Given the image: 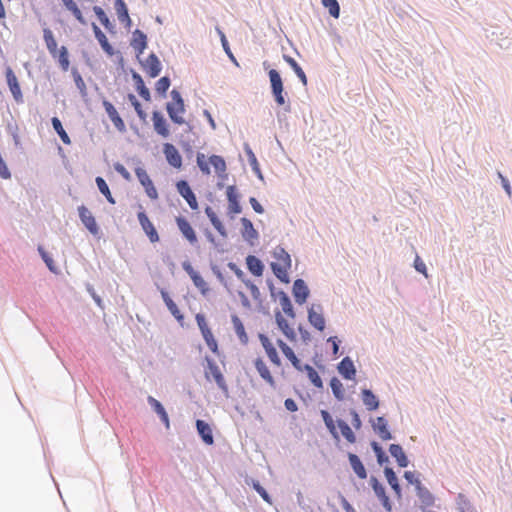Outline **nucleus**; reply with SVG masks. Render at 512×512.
I'll use <instances>...</instances> for the list:
<instances>
[{"label":"nucleus","instance_id":"obj_53","mask_svg":"<svg viewBox=\"0 0 512 512\" xmlns=\"http://www.w3.org/2000/svg\"><path fill=\"white\" fill-rule=\"evenodd\" d=\"M272 257L275 258L280 264L287 266H292V258L291 255L286 251L284 247L278 245L272 252Z\"/></svg>","mask_w":512,"mask_h":512},{"label":"nucleus","instance_id":"obj_56","mask_svg":"<svg viewBox=\"0 0 512 512\" xmlns=\"http://www.w3.org/2000/svg\"><path fill=\"white\" fill-rule=\"evenodd\" d=\"M455 501L459 512H477L476 508L465 494L458 493Z\"/></svg>","mask_w":512,"mask_h":512},{"label":"nucleus","instance_id":"obj_1","mask_svg":"<svg viewBox=\"0 0 512 512\" xmlns=\"http://www.w3.org/2000/svg\"><path fill=\"white\" fill-rule=\"evenodd\" d=\"M320 416L336 445L341 442V436H343V438L350 444H355L357 442L356 433L352 430L346 420L342 418L334 419L328 409H320Z\"/></svg>","mask_w":512,"mask_h":512},{"label":"nucleus","instance_id":"obj_32","mask_svg":"<svg viewBox=\"0 0 512 512\" xmlns=\"http://www.w3.org/2000/svg\"><path fill=\"white\" fill-rule=\"evenodd\" d=\"M347 458L349 465L356 476L361 480L366 479L368 472L360 457L353 452H347Z\"/></svg>","mask_w":512,"mask_h":512},{"label":"nucleus","instance_id":"obj_57","mask_svg":"<svg viewBox=\"0 0 512 512\" xmlns=\"http://www.w3.org/2000/svg\"><path fill=\"white\" fill-rule=\"evenodd\" d=\"M158 290H159V292L161 294V298H162L166 308L171 313V315L174 314L175 312H177V310H180L178 305L172 299L169 291L166 288L158 286Z\"/></svg>","mask_w":512,"mask_h":512},{"label":"nucleus","instance_id":"obj_52","mask_svg":"<svg viewBox=\"0 0 512 512\" xmlns=\"http://www.w3.org/2000/svg\"><path fill=\"white\" fill-rule=\"evenodd\" d=\"M171 86V79L168 75L160 77L155 83V92L159 98L165 99Z\"/></svg>","mask_w":512,"mask_h":512},{"label":"nucleus","instance_id":"obj_28","mask_svg":"<svg viewBox=\"0 0 512 512\" xmlns=\"http://www.w3.org/2000/svg\"><path fill=\"white\" fill-rule=\"evenodd\" d=\"M383 473L387 483L393 490L395 497L397 498V500H401L403 498V489L396 472L392 467L385 466L383 469Z\"/></svg>","mask_w":512,"mask_h":512},{"label":"nucleus","instance_id":"obj_39","mask_svg":"<svg viewBox=\"0 0 512 512\" xmlns=\"http://www.w3.org/2000/svg\"><path fill=\"white\" fill-rule=\"evenodd\" d=\"M37 252L48 270L55 275H59L61 271L56 265L52 254L48 252L42 244L37 245Z\"/></svg>","mask_w":512,"mask_h":512},{"label":"nucleus","instance_id":"obj_3","mask_svg":"<svg viewBox=\"0 0 512 512\" xmlns=\"http://www.w3.org/2000/svg\"><path fill=\"white\" fill-rule=\"evenodd\" d=\"M204 377L207 381H214L218 389L223 393L226 398L230 397L229 386L225 379L223 372L218 366L215 359L206 354L203 358Z\"/></svg>","mask_w":512,"mask_h":512},{"label":"nucleus","instance_id":"obj_15","mask_svg":"<svg viewBox=\"0 0 512 512\" xmlns=\"http://www.w3.org/2000/svg\"><path fill=\"white\" fill-rule=\"evenodd\" d=\"M374 433L383 441H389L394 439V435L390 431L388 420L385 416H378L375 419L370 417L369 419Z\"/></svg>","mask_w":512,"mask_h":512},{"label":"nucleus","instance_id":"obj_50","mask_svg":"<svg viewBox=\"0 0 512 512\" xmlns=\"http://www.w3.org/2000/svg\"><path fill=\"white\" fill-rule=\"evenodd\" d=\"M332 394L337 401H343L345 399V388L343 383L337 376L331 377L329 381Z\"/></svg>","mask_w":512,"mask_h":512},{"label":"nucleus","instance_id":"obj_18","mask_svg":"<svg viewBox=\"0 0 512 512\" xmlns=\"http://www.w3.org/2000/svg\"><path fill=\"white\" fill-rule=\"evenodd\" d=\"M275 323L280 332L292 343L297 342V333L295 329L290 325L288 320L284 318L281 311L276 308L274 311Z\"/></svg>","mask_w":512,"mask_h":512},{"label":"nucleus","instance_id":"obj_22","mask_svg":"<svg viewBox=\"0 0 512 512\" xmlns=\"http://www.w3.org/2000/svg\"><path fill=\"white\" fill-rule=\"evenodd\" d=\"M240 222L242 225L240 233L243 240L247 242V244H249L250 246H254L255 241H257L260 236L258 230L254 228L252 221L247 217H242L240 219Z\"/></svg>","mask_w":512,"mask_h":512},{"label":"nucleus","instance_id":"obj_60","mask_svg":"<svg viewBox=\"0 0 512 512\" xmlns=\"http://www.w3.org/2000/svg\"><path fill=\"white\" fill-rule=\"evenodd\" d=\"M324 8L328 10L331 17L337 19L340 16V5L337 0H321Z\"/></svg>","mask_w":512,"mask_h":512},{"label":"nucleus","instance_id":"obj_64","mask_svg":"<svg viewBox=\"0 0 512 512\" xmlns=\"http://www.w3.org/2000/svg\"><path fill=\"white\" fill-rule=\"evenodd\" d=\"M85 288H86L87 293L91 296V298L97 305V307H99L100 309L103 310L105 308L104 301L101 298V296L96 292L93 285L90 283H86Z\"/></svg>","mask_w":512,"mask_h":512},{"label":"nucleus","instance_id":"obj_33","mask_svg":"<svg viewBox=\"0 0 512 512\" xmlns=\"http://www.w3.org/2000/svg\"><path fill=\"white\" fill-rule=\"evenodd\" d=\"M361 400L366 409L370 412L378 410L380 406L379 397L371 389L366 387L361 389Z\"/></svg>","mask_w":512,"mask_h":512},{"label":"nucleus","instance_id":"obj_7","mask_svg":"<svg viewBox=\"0 0 512 512\" xmlns=\"http://www.w3.org/2000/svg\"><path fill=\"white\" fill-rule=\"evenodd\" d=\"M226 199L228 202L227 215L233 218L234 215L242 213L241 193L235 184L226 187Z\"/></svg>","mask_w":512,"mask_h":512},{"label":"nucleus","instance_id":"obj_49","mask_svg":"<svg viewBox=\"0 0 512 512\" xmlns=\"http://www.w3.org/2000/svg\"><path fill=\"white\" fill-rule=\"evenodd\" d=\"M51 125H52V128L55 131V133L59 136L60 140L65 145H70L71 144L70 136L64 129L62 121L57 116H54L51 118Z\"/></svg>","mask_w":512,"mask_h":512},{"label":"nucleus","instance_id":"obj_21","mask_svg":"<svg viewBox=\"0 0 512 512\" xmlns=\"http://www.w3.org/2000/svg\"><path fill=\"white\" fill-rule=\"evenodd\" d=\"M165 110L173 124L182 125L186 123L183 115L186 113V104L183 103H165Z\"/></svg>","mask_w":512,"mask_h":512},{"label":"nucleus","instance_id":"obj_43","mask_svg":"<svg viewBox=\"0 0 512 512\" xmlns=\"http://www.w3.org/2000/svg\"><path fill=\"white\" fill-rule=\"evenodd\" d=\"M417 497L421 501V509L434 506L435 504V496L430 490L425 486H418L417 490H415Z\"/></svg>","mask_w":512,"mask_h":512},{"label":"nucleus","instance_id":"obj_46","mask_svg":"<svg viewBox=\"0 0 512 512\" xmlns=\"http://www.w3.org/2000/svg\"><path fill=\"white\" fill-rule=\"evenodd\" d=\"M43 40L51 57H55V53L58 52L60 48H58L57 40L53 31L48 27L43 29Z\"/></svg>","mask_w":512,"mask_h":512},{"label":"nucleus","instance_id":"obj_25","mask_svg":"<svg viewBox=\"0 0 512 512\" xmlns=\"http://www.w3.org/2000/svg\"><path fill=\"white\" fill-rule=\"evenodd\" d=\"M130 45L134 49L136 56L139 59L140 55H142L144 51L148 48L147 34L138 28L135 29L132 32Z\"/></svg>","mask_w":512,"mask_h":512},{"label":"nucleus","instance_id":"obj_63","mask_svg":"<svg viewBox=\"0 0 512 512\" xmlns=\"http://www.w3.org/2000/svg\"><path fill=\"white\" fill-rule=\"evenodd\" d=\"M420 473L417 471H404L403 477L407 481L409 485H413L415 490H417L418 486H422V482L420 480Z\"/></svg>","mask_w":512,"mask_h":512},{"label":"nucleus","instance_id":"obj_4","mask_svg":"<svg viewBox=\"0 0 512 512\" xmlns=\"http://www.w3.org/2000/svg\"><path fill=\"white\" fill-rule=\"evenodd\" d=\"M137 220L144 234L147 236L149 241L152 244L158 243L160 241V236L157 228L153 224V222L149 219L148 214L142 204L138 203V211H137Z\"/></svg>","mask_w":512,"mask_h":512},{"label":"nucleus","instance_id":"obj_6","mask_svg":"<svg viewBox=\"0 0 512 512\" xmlns=\"http://www.w3.org/2000/svg\"><path fill=\"white\" fill-rule=\"evenodd\" d=\"M369 485L372 488L375 496L381 503L382 507L387 512H391L393 509V502L390 496L387 494L385 485L374 475L370 476Z\"/></svg>","mask_w":512,"mask_h":512},{"label":"nucleus","instance_id":"obj_16","mask_svg":"<svg viewBox=\"0 0 512 512\" xmlns=\"http://www.w3.org/2000/svg\"><path fill=\"white\" fill-rule=\"evenodd\" d=\"M102 98V106L110 119V121L113 123L114 127L120 132L124 133L126 132V125L120 114L118 113L117 109L113 105L112 102H110L106 97H104L101 94Z\"/></svg>","mask_w":512,"mask_h":512},{"label":"nucleus","instance_id":"obj_5","mask_svg":"<svg viewBox=\"0 0 512 512\" xmlns=\"http://www.w3.org/2000/svg\"><path fill=\"white\" fill-rule=\"evenodd\" d=\"M78 217L82 223V225L96 238H100L102 232L99 224L96 221V218L91 213V211L84 205H80L77 207Z\"/></svg>","mask_w":512,"mask_h":512},{"label":"nucleus","instance_id":"obj_59","mask_svg":"<svg viewBox=\"0 0 512 512\" xmlns=\"http://www.w3.org/2000/svg\"><path fill=\"white\" fill-rule=\"evenodd\" d=\"M210 163L211 166H213L216 174L224 173L225 171H227V164L225 158L221 155H210Z\"/></svg>","mask_w":512,"mask_h":512},{"label":"nucleus","instance_id":"obj_26","mask_svg":"<svg viewBox=\"0 0 512 512\" xmlns=\"http://www.w3.org/2000/svg\"><path fill=\"white\" fill-rule=\"evenodd\" d=\"M114 8L119 22L127 31H130L133 26V21L130 18L129 9L125 0H115Z\"/></svg>","mask_w":512,"mask_h":512},{"label":"nucleus","instance_id":"obj_11","mask_svg":"<svg viewBox=\"0 0 512 512\" xmlns=\"http://www.w3.org/2000/svg\"><path fill=\"white\" fill-rule=\"evenodd\" d=\"M175 187L179 195L187 202L191 210H198L199 204L196 194L192 190L187 179L181 178L175 183Z\"/></svg>","mask_w":512,"mask_h":512},{"label":"nucleus","instance_id":"obj_45","mask_svg":"<svg viewBox=\"0 0 512 512\" xmlns=\"http://www.w3.org/2000/svg\"><path fill=\"white\" fill-rule=\"evenodd\" d=\"M59 65L63 72H67L70 68V54L66 46L62 45L58 52L55 53V57H52Z\"/></svg>","mask_w":512,"mask_h":512},{"label":"nucleus","instance_id":"obj_62","mask_svg":"<svg viewBox=\"0 0 512 512\" xmlns=\"http://www.w3.org/2000/svg\"><path fill=\"white\" fill-rule=\"evenodd\" d=\"M210 269H211L212 273L215 275V277L217 278V280L227 289V291L229 293H231V290L228 285V281H227L226 277L224 276L221 268L216 263L211 261Z\"/></svg>","mask_w":512,"mask_h":512},{"label":"nucleus","instance_id":"obj_61","mask_svg":"<svg viewBox=\"0 0 512 512\" xmlns=\"http://www.w3.org/2000/svg\"><path fill=\"white\" fill-rule=\"evenodd\" d=\"M283 355L290 361L291 365L297 371H300L303 368V365L305 363H302V361L298 358V356L295 354L294 350L291 347H289V349L285 350L283 352Z\"/></svg>","mask_w":512,"mask_h":512},{"label":"nucleus","instance_id":"obj_30","mask_svg":"<svg viewBox=\"0 0 512 512\" xmlns=\"http://www.w3.org/2000/svg\"><path fill=\"white\" fill-rule=\"evenodd\" d=\"M92 11L94 12L97 20L109 34L115 35L117 33L115 22L110 20L109 16L101 6L94 5L92 7Z\"/></svg>","mask_w":512,"mask_h":512},{"label":"nucleus","instance_id":"obj_24","mask_svg":"<svg viewBox=\"0 0 512 512\" xmlns=\"http://www.w3.org/2000/svg\"><path fill=\"white\" fill-rule=\"evenodd\" d=\"M195 428L199 438L205 445L210 446L214 444L213 429L210 423L203 419H196Z\"/></svg>","mask_w":512,"mask_h":512},{"label":"nucleus","instance_id":"obj_58","mask_svg":"<svg viewBox=\"0 0 512 512\" xmlns=\"http://www.w3.org/2000/svg\"><path fill=\"white\" fill-rule=\"evenodd\" d=\"M196 163L203 175H210L211 174V163H210V157L207 159L205 154L202 152L196 153Z\"/></svg>","mask_w":512,"mask_h":512},{"label":"nucleus","instance_id":"obj_34","mask_svg":"<svg viewBox=\"0 0 512 512\" xmlns=\"http://www.w3.org/2000/svg\"><path fill=\"white\" fill-rule=\"evenodd\" d=\"M388 451L390 455L395 459L397 465L400 468H406L409 466L410 461L403 449L398 443H392L389 445Z\"/></svg>","mask_w":512,"mask_h":512},{"label":"nucleus","instance_id":"obj_41","mask_svg":"<svg viewBox=\"0 0 512 512\" xmlns=\"http://www.w3.org/2000/svg\"><path fill=\"white\" fill-rule=\"evenodd\" d=\"M370 447L376 457V461L379 466H389L390 459L387 455L386 451L384 450L383 446L376 440L370 441Z\"/></svg>","mask_w":512,"mask_h":512},{"label":"nucleus","instance_id":"obj_8","mask_svg":"<svg viewBox=\"0 0 512 512\" xmlns=\"http://www.w3.org/2000/svg\"><path fill=\"white\" fill-rule=\"evenodd\" d=\"M307 319L309 324L316 330L322 332L326 327L323 306L320 303H312L307 308Z\"/></svg>","mask_w":512,"mask_h":512},{"label":"nucleus","instance_id":"obj_36","mask_svg":"<svg viewBox=\"0 0 512 512\" xmlns=\"http://www.w3.org/2000/svg\"><path fill=\"white\" fill-rule=\"evenodd\" d=\"M243 149L247 156L249 165H250L253 173L260 181H264V175L262 173L260 164H259L258 159H257L255 153L253 152L251 146L248 143H244Z\"/></svg>","mask_w":512,"mask_h":512},{"label":"nucleus","instance_id":"obj_29","mask_svg":"<svg viewBox=\"0 0 512 512\" xmlns=\"http://www.w3.org/2000/svg\"><path fill=\"white\" fill-rule=\"evenodd\" d=\"M254 367L257 370L259 376L273 389H276V381L271 374L270 369L266 365L262 357L258 356L253 361Z\"/></svg>","mask_w":512,"mask_h":512},{"label":"nucleus","instance_id":"obj_31","mask_svg":"<svg viewBox=\"0 0 512 512\" xmlns=\"http://www.w3.org/2000/svg\"><path fill=\"white\" fill-rule=\"evenodd\" d=\"M244 483L252 488L262 499L269 505H273V497L269 494V492L263 487L258 479H255L251 476L246 475L244 478Z\"/></svg>","mask_w":512,"mask_h":512},{"label":"nucleus","instance_id":"obj_38","mask_svg":"<svg viewBox=\"0 0 512 512\" xmlns=\"http://www.w3.org/2000/svg\"><path fill=\"white\" fill-rule=\"evenodd\" d=\"M231 323L233 325V330L239 339L240 343L242 345H247L249 342L248 334L245 330V326L243 321L240 319V317L237 314L231 315Z\"/></svg>","mask_w":512,"mask_h":512},{"label":"nucleus","instance_id":"obj_47","mask_svg":"<svg viewBox=\"0 0 512 512\" xmlns=\"http://www.w3.org/2000/svg\"><path fill=\"white\" fill-rule=\"evenodd\" d=\"M71 75L73 77V80H74V83H75L77 89L79 90L81 98L85 102H87L88 92H87V87H86V84L84 82L82 75L80 74V72L78 71V69L76 67L71 68Z\"/></svg>","mask_w":512,"mask_h":512},{"label":"nucleus","instance_id":"obj_54","mask_svg":"<svg viewBox=\"0 0 512 512\" xmlns=\"http://www.w3.org/2000/svg\"><path fill=\"white\" fill-rule=\"evenodd\" d=\"M209 350L216 356H220L218 340L215 338L212 329L201 334Z\"/></svg>","mask_w":512,"mask_h":512},{"label":"nucleus","instance_id":"obj_35","mask_svg":"<svg viewBox=\"0 0 512 512\" xmlns=\"http://www.w3.org/2000/svg\"><path fill=\"white\" fill-rule=\"evenodd\" d=\"M245 263L248 271L255 277H261L265 270L263 261L252 254H248L245 258Z\"/></svg>","mask_w":512,"mask_h":512},{"label":"nucleus","instance_id":"obj_17","mask_svg":"<svg viewBox=\"0 0 512 512\" xmlns=\"http://www.w3.org/2000/svg\"><path fill=\"white\" fill-rule=\"evenodd\" d=\"M258 339L270 362L273 365L280 367L282 365V360L278 354L276 347L274 346L268 335L264 332H259Z\"/></svg>","mask_w":512,"mask_h":512},{"label":"nucleus","instance_id":"obj_44","mask_svg":"<svg viewBox=\"0 0 512 512\" xmlns=\"http://www.w3.org/2000/svg\"><path fill=\"white\" fill-rule=\"evenodd\" d=\"M299 372H304L307 375L310 383L317 389H323L324 383L319 373L310 364L305 363Z\"/></svg>","mask_w":512,"mask_h":512},{"label":"nucleus","instance_id":"obj_9","mask_svg":"<svg viewBox=\"0 0 512 512\" xmlns=\"http://www.w3.org/2000/svg\"><path fill=\"white\" fill-rule=\"evenodd\" d=\"M6 84L8 89L17 104H22L24 102V97L22 93V89L18 78L14 72V70L10 66H6L4 70Z\"/></svg>","mask_w":512,"mask_h":512},{"label":"nucleus","instance_id":"obj_19","mask_svg":"<svg viewBox=\"0 0 512 512\" xmlns=\"http://www.w3.org/2000/svg\"><path fill=\"white\" fill-rule=\"evenodd\" d=\"M292 296L298 305H303L310 297V289L306 281L302 278L294 280L292 285Z\"/></svg>","mask_w":512,"mask_h":512},{"label":"nucleus","instance_id":"obj_14","mask_svg":"<svg viewBox=\"0 0 512 512\" xmlns=\"http://www.w3.org/2000/svg\"><path fill=\"white\" fill-rule=\"evenodd\" d=\"M151 121L153 122V128L157 135L164 139L171 136L170 124L160 110L155 109L152 111Z\"/></svg>","mask_w":512,"mask_h":512},{"label":"nucleus","instance_id":"obj_23","mask_svg":"<svg viewBox=\"0 0 512 512\" xmlns=\"http://www.w3.org/2000/svg\"><path fill=\"white\" fill-rule=\"evenodd\" d=\"M338 373L347 381H353L356 378L357 369L350 356H345L336 366Z\"/></svg>","mask_w":512,"mask_h":512},{"label":"nucleus","instance_id":"obj_40","mask_svg":"<svg viewBox=\"0 0 512 512\" xmlns=\"http://www.w3.org/2000/svg\"><path fill=\"white\" fill-rule=\"evenodd\" d=\"M279 304L281 306L282 311L284 314L290 318L296 317V310L293 306V303L291 301L290 296L284 291L280 290L278 292V299Z\"/></svg>","mask_w":512,"mask_h":512},{"label":"nucleus","instance_id":"obj_55","mask_svg":"<svg viewBox=\"0 0 512 512\" xmlns=\"http://www.w3.org/2000/svg\"><path fill=\"white\" fill-rule=\"evenodd\" d=\"M127 100L134 108L139 119L143 122H146L148 115L146 111L143 109L142 103L139 101V99L133 93L130 92L127 94Z\"/></svg>","mask_w":512,"mask_h":512},{"label":"nucleus","instance_id":"obj_13","mask_svg":"<svg viewBox=\"0 0 512 512\" xmlns=\"http://www.w3.org/2000/svg\"><path fill=\"white\" fill-rule=\"evenodd\" d=\"M142 69L150 78L158 77L163 69L162 62L154 52H150L145 61L138 59Z\"/></svg>","mask_w":512,"mask_h":512},{"label":"nucleus","instance_id":"obj_51","mask_svg":"<svg viewBox=\"0 0 512 512\" xmlns=\"http://www.w3.org/2000/svg\"><path fill=\"white\" fill-rule=\"evenodd\" d=\"M95 183L99 192L106 198L107 202L112 205L116 204V199L113 197L106 180L102 176H97Z\"/></svg>","mask_w":512,"mask_h":512},{"label":"nucleus","instance_id":"obj_10","mask_svg":"<svg viewBox=\"0 0 512 512\" xmlns=\"http://www.w3.org/2000/svg\"><path fill=\"white\" fill-rule=\"evenodd\" d=\"M135 175L143 187L146 195L151 200H157L159 198V194L157 191V188L154 185V182L150 178L149 174L147 173L146 169L142 166L135 167Z\"/></svg>","mask_w":512,"mask_h":512},{"label":"nucleus","instance_id":"obj_27","mask_svg":"<svg viewBox=\"0 0 512 512\" xmlns=\"http://www.w3.org/2000/svg\"><path fill=\"white\" fill-rule=\"evenodd\" d=\"M91 28L93 31V34L98 41L101 49L104 51V53L108 57H113L115 55V48L112 46V44L109 42L107 36L105 33L101 30V28L95 23H91Z\"/></svg>","mask_w":512,"mask_h":512},{"label":"nucleus","instance_id":"obj_37","mask_svg":"<svg viewBox=\"0 0 512 512\" xmlns=\"http://www.w3.org/2000/svg\"><path fill=\"white\" fill-rule=\"evenodd\" d=\"M282 58L295 73L301 84L306 87L308 85V78L301 65L288 54H283Z\"/></svg>","mask_w":512,"mask_h":512},{"label":"nucleus","instance_id":"obj_48","mask_svg":"<svg viewBox=\"0 0 512 512\" xmlns=\"http://www.w3.org/2000/svg\"><path fill=\"white\" fill-rule=\"evenodd\" d=\"M215 30H216V33L219 36V39H220L223 51L225 52V54L227 55V57L229 58V60L231 62H233L234 64L238 65L236 57L234 56V54H233V52H232V50L230 48V44H229V41H228V38H227L226 34L222 30V28L220 26H218V25L215 27Z\"/></svg>","mask_w":512,"mask_h":512},{"label":"nucleus","instance_id":"obj_20","mask_svg":"<svg viewBox=\"0 0 512 512\" xmlns=\"http://www.w3.org/2000/svg\"><path fill=\"white\" fill-rule=\"evenodd\" d=\"M162 152L166 162L173 168L180 170L183 166V158L179 150L169 142L163 144Z\"/></svg>","mask_w":512,"mask_h":512},{"label":"nucleus","instance_id":"obj_42","mask_svg":"<svg viewBox=\"0 0 512 512\" xmlns=\"http://www.w3.org/2000/svg\"><path fill=\"white\" fill-rule=\"evenodd\" d=\"M63 7L69 11L73 17L83 26L88 24L87 19L84 17L83 12L75 2V0H61Z\"/></svg>","mask_w":512,"mask_h":512},{"label":"nucleus","instance_id":"obj_12","mask_svg":"<svg viewBox=\"0 0 512 512\" xmlns=\"http://www.w3.org/2000/svg\"><path fill=\"white\" fill-rule=\"evenodd\" d=\"M175 222L182 237L186 239L191 246L198 247L199 241L197 233L189 220L185 216L179 215L175 218Z\"/></svg>","mask_w":512,"mask_h":512},{"label":"nucleus","instance_id":"obj_2","mask_svg":"<svg viewBox=\"0 0 512 512\" xmlns=\"http://www.w3.org/2000/svg\"><path fill=\"white\" fill-rule=\"evenodd\" d=\"M271 96L278 107L284 112H291V102L284 86V80L279 70L269 71Z\"/></svg>","mask_w":512,"mask_h":512}]
</instances>
